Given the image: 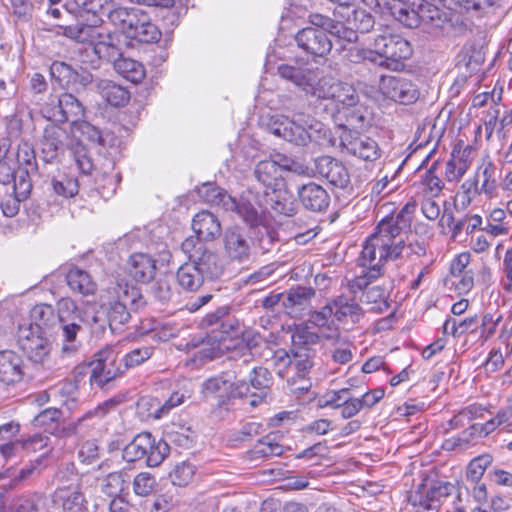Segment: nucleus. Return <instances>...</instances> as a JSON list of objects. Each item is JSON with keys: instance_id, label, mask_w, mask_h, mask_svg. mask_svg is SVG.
<instances>
[{"instance_id": "f257e3e1", "label": "nucleus", "mask_w": 512, "mask_h": 512, "mask_svg": "<svg viewBox=\"0 0 512 512\" xmlns=\"http://www.w3.org/2000/svg\"><path fill=\"white\" fill-rule=\"evenodd\" d=\"M416 207L415 201L408 202L398 213L378 222L374 232L363 244L359 257L363 270L353 279V289H363L381 277L388 261H411L426 254L424 241L408 234Z\"/></svg>"}, {"instance_id": "f03ea898", "label": "nucleus", "mask_w": 512, "mask_h": 512, "mask_svg": "<svg viewBox=\"0 0 512 512\" xmlns=\"http://www.w3.org/2000/svg\"><path fill=\"white\" fill-rule=\"evenodd\" d=\"M85 313L70 298H62L56 308L49 304H38L31 310L32 322L28 326L37 327L43 333L53 331L61 341L63 357H72L81 347L78 335L86 323Z\"/></svg>"}, {"instance_id": "7ed1b4c3", "label": "nucleus", "mask_w": 512, "mask_h": 512, "mask_svg": "<svg viewBox=\"0 0 512 512\" xmlns=\"http://www.w3.org/2000/svg\"><path fill=\"white\" fill-rule=\"evenodd\" d=\"M182 252L187 256L176 272L177 282L189 292L198 291L205 281H214L223 274V267L215 251L198 239L186 238L181 244Z\"/></svg>"}, {"instance_id": "20e7f679", "label": "nucleus", "mask_w": 512, "mask_h": 512, "mask_svg": "<svg viewBox=\"0 0 512 512\" xmlns=\"http://www.w3.org/2000/svg\"><path fill=\"white\" fill-rule=\"evenodd\" d=\"M268 129L275 136L298 146H306L310 142L320 146L332 144L330 129L310 116L298 115L292 119L274 116L268 123Z\"/></svg>"}, {"instance_id": "39448f33", "label": "nucleus", "mask_w": 512, "mask_h": 512, "mask_svg": "<svg viewBox=\"0 0 512 512\" xmlns=\"http://www.w3.org/2000/svg\"><path fill=\"white\" fill-rule=\"evenodd\" d=\"M108 18L127 38L146 44L161 39V31L142 9L118 7L109 12Z\"/></svg>"}, {"instance_id": "423d86ee", "label": "nucleus", "mask_w": 512, "mask_h": 512, "mask_svg": "<svg viewBox=\"0 0 512 512\" xmlns=\"http://www.w3.org/2000/svg\"><path fill=\"white\" fill-rule=\"evenodd\" d=\"M386 10L395 20L408 28H416L421 22L440 26L446 14L425 0H386Z\"/></svg>"}, {"instance_id": "0eeeda50", "label": "nucleus", "mask_w": 512, "mask_h": 512, "mask_svg": "<svg viewBox=\"0 0 512 512\" xmlns=\"http://www.w3.org/2000/svg\"><path fill=\"white\" fill-rule=\"evenodd\" d=\"M146 301L140 290L134 286L118 285L115 298L102 305L111 330H121L131 319V310L144 307Z\"/></svg>"}, {"instance_id": "6e6552de", "label": "nucleus", "mask_w": 512, "mask_h": 512, "mask_svg": "<svg viewBox=\"0 0 512 512\" xmlns=\"http://www.w3.org/2000/svg\"><path fill=\"white\" fill-rule=\"evenodd\" d=\"M374 49L376 56L369 59L393 71L402 70L404 68L403 61L412 55L410 43L395 34L378 35L374 39Z\"/></svg>"}, {"instance_id": "1a4fd4ad", "label": "nucleus", "mask_w": 512, "mask_h": 512, "mask_svg": "<svg viewBox=\"0 0 512 512\" xmlns=\"http://www.w3.org/2000/svg\"><path fill=\"white\" fill-rule=\"evenodd\" d=\"M90 366L89 381L91 385L100 388L121 377L125 372L123 361L119 360V353L112 347H105L95 353Z\"/></svg>"}, {"instance_id": "9d476101", "label": "nucleus", "mask_w": 512, "mask_h": 512, "mask_svg": "<svg viewBox=\"0 0 512 512\" xmlns=\"http://www.w3.org/2000/svg\"><path fill=\"white\" fill-rule=\"evenodd\" d=\"M41 112L45 118L54 122H71L78 125L84 117L83 104L71 93L50 96Z\"/></svg>"}, {"instance_id": "9b49d317", "label": "nucleus", "mask_w": 512, "mask_h": 512, "mask_svg": "<svg viewBox=\"0 0 512 512\" xmlns=\"http://www.w3.org/2000/svg\"><path fill=\"white\" fill-rule=\"evenodd\" d=\"M224 256L235 263H245L252 255L253 240L248 231L240 226H231L222 235Z\"/></svg>"}, {"instance_id": "f8f14e48", "label": "nucleus", "mask_w": 512, "mask_h": 512, "mask_svg": "<svg viewBox=\"0 0 512 512\" xmlns=\"http://www.w3.org/2000/svg\"><path fill=\"white\" fill-rule=\"evenodd\" d=\"M312 94L318 99L332 100L343 107H352L359 101V96L352 85L329 77L319 79L312 87Z\"/></svg>"}, {"instance_id": "ddd939ff", "label": "nucleus", "mask_w": 512, "mask_h": 512, "mask_svg": "<svg viewBox=\"0 0 512 512\" xmlns=\"http://www.w3.org/2000/svg\"><path fill=\"white\" fill-rule=\"evenodd\" d=\"M46 334L34 326H20L17 342L20 349L34 363L43 364L50 355V342Z\"/></svg>"}, {"instance_id": "4468645a", "label": "nucleus", "mask_w": 512, "mask_h": 512, "mask_svg": "<svg viewBox=\"0 0 512 512\" xmlns=\"http://www.w3.org/2000/svg\"><path fill=\"white\" fill-rule=\"evenodd\" d=\"M379 90L385 98L403 105L414 103L420 95L411 80L392 75L381 76Z\"/></svg>"}, {"instance_id": "2eb2a0df", "label": "nucleus", "mask_w": 512, "mask_h": 512, "mask_svg": "<svg viewBox=\"0 0 512 512\" xmlns=\"http://www.w3.org/2000/svg\"><path fill=\"white\" fill-rule=\"evenodd\" d=\"M340 145L347 153L364 161L373 162L381 156L379 145L374 139L350 130L342 133Z\"/></svg>"}, {"instance_id": "dca6fc26", "label": "nucleus", "mask_w": 512, "mask_h": 512, "mask_svg": "<svg viewBox=\"0 0 512 512\" xmlns=\"http://www.w3.org/2000/svg\"><path fill=\"white\" fill-rule=\"evenodd\" d=\"M456 492L455 485L445 481H434L427 489L420 486L410 496V501L414 506H419L424 510H436L442 500Z\"/></svg>"}, {"instance_id": "f3484780", "label": "nucleus", "mask_w": 512, "mask_h": 512, "mask_svg": "<svg viewBox=\"0 0 512 512\" xmlns=\"http://www.w3.org/2000/svg\"><path fill=\"white\" fill-rule=\"evenodd\" d=\"M50 75L62 88H85L93 81V75L83 67L73 68L65 62L55 61L50 66Z\"/></svg>"}, {"instance_id": "a211bd4d", "label": "nucleus", "mask_w": 512, "mask_h": 512, "mask_svg": "<svg viewBox=\"0 0 512 512\" xmlns=\"http://www.w3.org/2000/svg\"><path fill=\"white\" fill-rule=\"evenodd\" d=\"M187 396L184 393L174 392L163 403L156 397L143 396L137 401V414L142 420L161 419L171 409L181 405Z\"/></svg>"}, {"instance_id": "6ab92c4d", "label": "nucleus", "mask_w": 512, "mask_h": 512, "mask_svg": "<svg viewBox=\"0 0 512 512\" xmlns=\"http://www.w3.org/2000/svg\"><path fill=\"white\" fill-rule=\"evenodd\" d=\"M297 46L314 57H324L332 49L328 34L319 28L305 27L295 35Z\"/></svg>"}, {"instance_id": "aec40b11", "label": "nucleus", "mask_w": 512, "mask_h": 512, "mask_svg": "<svg viewBox=\"0 0 512 512\" xmlns=\"http://www.w3.org/2000/svg\"><path fill=\"white\" fill-rule=\"evenodd\" d=\"M263 201L264 197L256 191L255 187H250L242 194L239 201L233 198L235 207L227 208L226 211L236 212L251 227L257 226L261 223L262 216L255 207V204L262 207Z\"/></svg>"}, {"instance_id": "412c9836", "label": "nucleus", "mask_w": 512, "mask_h": 512, "mask_svg": "<svg viewBox=\"0 0 512 512\" xmlns=\"http://www.w3.org/2000/svg\"><path fill=\"white\" fill-rule=\"evenodd\" d=\"M314 167L317 174L325 178L331 185L344 189L350 183V175L345 165L331 156L315 159Z\"/></svg>"}, {"instance_id": "4be33fe9", "label": "nucleus", "mask_w": 512, "mask_h": 512, "mask_svg": "<svg viewBox=\"0 0 512 512\" xmlns=\"http://www.w3.org/2000/svg\"><path fill=\"white\" fill-rule=\"evenodd\" d=\"M228 386H233L236 393L241 397L249 392V386L242 377L241 368L239 370L233 369L223 372L220 375L209 378L203 384L204 390L211 394L226 390Z\"/></svg>"}, {"instance_id": "5701e85b", "label": "nucleus", "mask_w": 512, "mask_h": 512, "mask_svg": "<svg viewBox=\"0 0 512 512\" xmlns=\"http://www.w3.org/2000/svg\"><path fill=\"white\" fill-rule=\"evenodd\" d=\"M297 197L302 206L311 212H323L330 204V195L319 184L309 182L297 189Z\"/></svg>"}, {"instance_id": "b1692460", "label": "nucleus", "mask_w": 512, "mask_h": 512, "mask_svg": "<svg viewBox=\"0 0 512 512\" xmlns=\"http://www.w3.org/2000/svg\"><path fill=\"white\" fill-rule=\"evenodd\" d=\"M315 290L311 287L296 286L290 288L282 301L285 313L293 318H301L309 309Z\"/></svg>"}, {"instance_id": "393cba45", "label": "nucleus", "mask_w": 512, "mask_h": 512, "mask_svg": "<svg viewBox=\"0 0 512 512\" xmlns=\"http://www.w3.org/2000/svg\"><path fill=\"white\" fill-rule=\"evenodd\" d=\"M253 175L257 182L264 188L265 196L270 195V191L284 186V180L280 174L279 164L271 159L259 161L254 168Z\"/></svg>"}, {"instance_id": "a878e982", "label": "nucleus", "mask_w": 512, "mask_h": 512, "mask_svg": "<svg viewBox=\"0 0 512 512\" xmlns=\"http://www.w3.org/2000/svg\"><path fill=\"white\" fill-rule=\"evenodd\" d=\"M192 229L196 236L188 238L198 239L201 243L214 241L221 234V223L213 213L203 210L194 216Z\"/></svg>"}, {"instance_id": "bb28decb", "label": "nucleus", "mask_w": 512, "mask_h": 512, "mask_svg": "<svg viewBox=\"0 0 512 512\" xmlns=\"http://www.w3.org/2000/svg\"><path fill=\"white\" fill-rule=\"evenodd\" d=\"M20 179L12 185V193L8 194L0 202L2 212L7 217L18 214L21 202L25 201L32 191V182L26 179L25 173H21Z\"/></svg>"}, {"instance_id": "cd10ccee", "label": "nucleus", "mask_w": 512, "mask_h": 512, "mask_svg": "<svg viewBox=\"0 0 512 512\" xmlns=\"http://www.w3.org/2000/svg\"><path fill=\"white\" fill-rule=\"evenodd\" d=\"M24 376L23 360L12 350L0 351V382L5 385L19 383Z\"/></svg>"}, {"instance_id": "c85d7f7f", "label": "nucleus", "mask_w": 512, "mask_h": 512, "mask_svg": "<svg viewBox=\"0 0 512 512\" xmlns=\"http://www.w3.org/2000/svg\"><path fill=\"white\" fill-rule=\"evenodd\" d=\"M127 271L135 281L149 283L156 275V261L146 253H134L127 261Z\"/></svg>"}, {"instance_id": "c756f323", "label": "nucleus", "mask_w": 512, "mask_h": 512, "mask_svg": "<svg viewBox=\"0 0 512 512\" xmlns=\"http://www.w3.org/2000/svg\"><path fill=\"white\" fill-rule=\"evenodd\" d=\"M331 307L334 310V319L340 323L349 319L353 324H357L365 315L360 304L347 295H339L332 299Z\"/></svg>"}, {"instance_id": "7c9ffc66", "label": "nucleus", "mask_w": 512, "mask_h": 512, "mask_svg": "<svg viewBox=\"0 0 512 512\" xmlns=\"http://www.w3.org/2000/svg\"><path fill=\"white\" fill-rule=\"evenodd\" d=\"M272 211L278 215L293 217L297 214L298 208L293 195L287 189L286 185L279 186L277 189L270 191L269 196L263 195Z\"/></svg>"}, {"instance_id": "2f4dec72", "label": "nucleus", "mask_w": 512, "mask_h": 512, "mask_svg": "<svg viewBox=\"0 0 512 512\" xmlns=\"http://www.w3.org/2000/svg\"><path fill=\"white\" fill-rule=\"evenodd\" d=\"M65 131L56 125H48L44 129L41 140L43 159L51 162L56 159L64 149Z\"/></svg>"}, {"instance_id": "473e14b6", "label": "nucleus", "mask_w": 512, "mask_h": 512, "mask_svg": "<svg viewBox=\"0 0 512 512\" xmlns=\"http://www.w3.org/2000/svg\"><path fill=\"white\" fill-rule=\"evenodd\" d=\"M95 54L100 59L115 64L122 56L120 36L118 34H102L100 40L96 43Z\"/></svg>"}, {"instance_id": "72a5a7b5", "label": "nucleus", "mask_w": 512, "mask_h": 512, "mask_svg": "<svg viewBox=\"0 0 512 512\" xmlns=\"http://www.w3.org/2000/svg\"><path fill=\"white\" fill-rule=\"evenodd\" d=\"M97 87L101 97L113 107H123L130 100V92L113 81L101 80Z\"/></svg>"}, {"instance_id": "f704fd0d", "label": "nucleus", "mask_w": 512, "mask_h": 512, "mask_svg": "<svg viewBox=\"0 0 512 512\" xmlns=\"http://www.w3.org/2000/svg\"><path fill=\"white\" fill-rule=\"evenodd\" d=\"M241 335V343L232 352L231 358L236 362L240 361L241 363L247 365L254 359V350L259 347L261 337L259 333L251 330L241 332Z\"/></svg>"}, {"instance_id": "c9c22d12", "label": "nucleus", "mask_w": 512, "mask_h": 512, "mask_svg": "<svg viewBox=\"0 0 512 512\" xmlns=\"http://www.w3.org/2000/svg\"><path fill=\"white\" fill-rule=\"evenodd\" d=\"M66 281L71 290L85 296L92 295L97 290V284L91 275L77 267L71 268L68 271Z\"/></svg>"}, {"instance_id": "e433bc0d", "label": "nucleus", "mask_w": 512, "mask_h": 512, "mask_svg": "<svg viewBox=\"0 0 512 512\" xmlns=\"http://www.w3.org/2000/svg\"><path fill=\"white\" fill-rule=\"evenodd\" d=\"M279 75L295 85L308 91V87H313V72L308 68L281 64L278 66Z\"/></svg>"}, {"instance_id": "4c0bfd02", "label": "nucleus", "mask_w": 512, "mask_h": 512, "mask_svg": "<svg viewBox=\"0 0 512 512\" xmlns=\"http://www.w3.org/2000/svg\"><path fill=\"white\" fill-rule=\"evenodd\" d=\"M352 283L353 280L350 283V288L352 292L355 293L358 290V288L353 289ZM363 290H365L363 293V301L367 304H374V306L372 307L373 311L381 313L389 308V293L384 287L379 285L369 287L368 284L365 288H363ZM359 291H362V289H359Z\"/></svg>"}, {"instance_id": "58836bf2", "label": "nucleus", "mask_w": 512, "mask_h": 512, "mask_svg": "<svg viewBox=\"0 0 512 512\" xmlns=\"http://www.w3.org/2000/svg\"><path fill=\"white\" fill-rule=\"evenodd\" d=\"M150 433L142 432L123 449L122 457L126 462H136L147 456V449L151 446Z\"/></svg>"}, {"instance_id": "ea45409f", "label": "nucleus", "mask_w": 512, "mask_h": 512, "mask_svg": "<svg viewBox=\"0 0 512 512\" xmlns=\"http://www.w3.org/2000/svg\"><path fill=\"white\" fill-rule=\"evenodd\" d=\"M198 193L204 201L211 205L222 207L225 211L227 208L235 207L233 204V197L224 189L214 184H203L202 187L199 188Z\"/></svg>"}, {"instance_id": "a19ab883", "label": "nucleus", "mask_w": 512, "mask_h": 512, "mask_svg": "<svg viewBox=\"0 0 512 512\" xmlns=\"http://www.w3.org/2000/svg\"><path fill=\"white\" fill-rule=\"evenodd\" d=\"M309 22L311 23V27L319 28L324 30L327 34L330 33L332 35H336L338 37H342L341 32L344 30V26L341 22L331 19L328 16H324L319 13H313L309 15ZM348 35L343 36V38L352 41L356 39V34L353 31H345Z\"/></svg>"}, {"instance_id": "79ce46f5", "label": "nucleus", "mask_w": 512, "mask_h": 512, "mask_svg": "<svg viewBox=\"0 0 512 512\" xmlns=\"http://www.w3.org/2000/svg\"><path fill=\"white\" fill-rule=\"evenodd\" d=\"M293 357L290 366V372H293L297 378L306 377L308 371L313 366V358L316 355V350H309L304 348L292 349Z\"/></svg>"}, {"instance_id": "37998d69", "label": "nucleus", "mask_w": 512, "mask_h": 512, "mask_svg": "<svg viewBox=\"0 0 512 512\" xmlns=\"http://www.w3.org/2000/svg\"><path fill=\"white\" fill-rule=\"evenodd\" d=\"M113 66L118 74L132 83H140L145 77L144 66L133 59L121 57Z\"/></svg>"}, {"instance_id": "c03bdc74", "label": "nucleus", "mask_w": 512, "mask_h": 512, "mask_svg": "<svg viewBox=\"0 0 512 512\" xmlns=\"http://www.w3.org/2000/svg\"><path fill=\"white\" fill-rule=\"evenodd\" d=\"M283 453L282 445L276 442V435L269 434L258 441L254 448L250 451L251 459L268 458L271 456H279Z\"/></svg>"}, {"instance_id": "a18cd8bd", "label": "nucleus", "mask_w": 512, "mask_h": 512, "mask_svg": "<svg viewBox=\"0 0 512 512\" xmlns=\"http://www.w3.org/2000/svg\"><path fill=\"white\" fill-rule=\"evenodd\" d=\"M496 167L490 160H483L478 166L475 177L478 181L482 178V184L480 190L482 193L492 196L496 190Z\"/></svg>"}, {"instance_id": "49530a36", "label": "nucleus", "mask_w": 512, "mask_h": 512, "mask_svg": "<svg viewBox=\"0 0 512 512\" xmlns=\"http://www.w3.org/2000/svg\"><path fill=\"white\" fill-rule=\"evenodd\" d=\"M127 474L122 471L109 473L101 483V490L106 495L118 498L127 486Z\"/></svg>"}, {"instance_id": "de8ad7c7", "label": "nucleus", "mask_w": 512, "mask_h": 512, "mask_svg": "<svg viewBox=\"0 0 512 512\" xmlns=\"http://www.w3.org/2000/svg\"><path fill=\"white\" fill-rule=\"evenodd\" d=\"M151 447L147 449L146 464L149 467L159 466L170 452V447L166 441L160 439L156 440L150 433Z\"/></svg>"}, {"instance_id": "09e8293b", "label": "nucleus", "mask_w": 512, "mask_h": 512, "mask_svg": "<svg viewBox=\"0 0 512 512\" xmlns=\"http://www.w3.org/2000/svg\"><path fill=\"white\" fill-rule=\"evenodd\" d=\"M437 166L438 162L436 161L421 176L420 185L428 197L438 196L444 188V182L435 174Z\"/></svg>"}, {"instance_id": "8fccbe9b", "label": "nucleus", "mask_w": 512, "mask_h": 512, "mask_svg": "<svg viewBox=\"0 0 512 512\" xmlns=\"http://www.w3.org/2000/svg\"><path fill=\"white\" fill-rule=\"evenodd\" d=\"M17 161L19 164L18 179H20L21 173H25L29 181L32 182L31 176L37 172V163L33 150L29 147L20 149L17 153Z\"/></svg>"}, {"instance_id": "3c124183", "label": "nucleus", "mask_w": 512, "mask_h": 512, "mask_svg": "<svg viewBox=\"0 0 512 512\" xmlns=\"http://www.w3.org/2000/svg\"><path fill=\"white\" fill-rule=\"evenodd\" d=\"M62 417V412L56 408H47L35 416L33 423L36 427L44 428L49 434H53L58 422Z\"/></svg>"}, {"instance_id": "603ef678", "label": "nucleus", "mask_w": 512, "mask_h": 512, "mask_svg": "<svg viewBox=\"0 0 512 512\" xmlns=\"http://www.w3.org/2000/svg\"><path fill=\"white\" fill-rule=\"evenodd\" d=\"M347 23L361 33L369 32L375 24L373 16L363 9H353L346 17Z\"/></svg>"}, {"instance_id": "864d4df0", "label": "nucleus", "mask_w": 512, "mask_h": 512, "mask_svg": "<svg viewBox=\"0 0 512 512\" xmlns=\"http://www.w3.org/2000/svg\"><path fill=\"white\" fill-rule=\"evenodd\" d=\"M246 383L249 387L264 392L272 385L273 377L267 368L255 367L249 374V383Z\"/></svg>"}, {"instance_id": "5fc2aeb1", "label": "nucleus", "mask_w": 512, "mask_h": 512, "mask_svg": "<svg viewBox=\"0 0 512 512\" xmlns=\"http://www.w3.org/2000/svg\"><path fill=\"white\" fill-rule=\"evenodd\" d=\"M157 487L155 477L148 472L138 473L133 480V490L138 496L151 495Z\"/></svg>"}, {"instance_id": "6e6d98bb", "label": "nucleus", "mask_w": 512, "mask_h": 512, "mask_svg": "<svg viewBox=\"0 0 512 512\" xmlns=\"http://www.w3.org/2000/svg\"><path fill=\"white\" fill-rule=\"evenodd\" d=\"M195 470L194 466L188 462H181L175 465L174 469L169 473V478L173 485L186 486L193 479Z\"/></svg>"}, {"instance_id": "4d7b16f0", "label": "nucleus", "mask_w": 512, "mask_h": 512, "mask_svg": "<svg viewBox=\"0 0 512 512\" xmlns=\"http://www.w3.org/2000/svg\"><path fill=\"white\" fill-rule=\"evenodd\" d=\"M491 462L492 457L490 455H481L474 458L467 467V479L472 483L479 482L486 468L491 464Z\"/></svg>"}, {"instance_id": "13d9d810", "label": "nucleus", "mask_w": 512, "mask_h": 512, "mask_svg": "<svg viewBox=\"0 0 512 512\" xmlns=\"http://www.w3.org/2000/svg\"><path fill=\"white\" fill-rule=\"evenodd\" d=\"M62 500L63 512H85L86 510V500L79 486H77L76 490L68 492L67 495L63 496Z\"/></svg>"}, {"instance_id": "bf43d9fd", "label": "nucleus", "mask_w": 512, "mask_h": 512, "mask_svg": "<svg viewBox=\"0 0 512 512\" xmlns=\"http://www.w3.org/2000/svg\"><path fill=\"white\" fill-rule=\"evenodd\" d=\"M332 316H334V310L331 307L330 301L319 311L310 312L309 322L318 328H327L331 330L334 326V320H331Z\"/></svg>"}, {"instance_id": "052dcab7", "label": "nucleus", "mask_w": 512, "mask_h": 512, "mask_svg": "<svg viewBox=\"0 0 512 512\" xmlns=\"http://www.w3.org/2000/svg\"><path fill=\"white\" fill-rule=\"evenodd\" d=\"M152 353L153 348L149 346L133 349L122 358L125 371L127 369L141 365L146 360L150 359Z\"/></svg>"}, {"instance_id": "680f3d73", "label": "nucleus", "mask_w": 512, "mask_h": 512, "mask_svg": "<svg viewBox=\"0 0 512 512\" xmlns=\"http://www.w3.org/2000/svg\"><path fill=\"white\" fill-rule=\"evenodd\" d=\"M481 60V53L472 42L466 43L458 54V64L465 66L467 69H475Z\"/></svg>"}, {"instance_id": "e2e57ef3", "label": "nucleus", "mask_w": 512, "mask_h": 512, "mask_svg": "<svg viewBox=\"0 0 512 512\" xmlns=\"http://www.w3.org/2000/svg\"><path fill=\"white\" fill-rule=\"evenodd\" d=\"M350 394L351 391L349 388L328 391L319 399V405L321 407L339 409L343 403L348 401V396Z\"/></svg>"}, {"instance_id": "0e129e2a", "label": "nucleus", "mask_w": 512, "mask_h": 512, "mask_svg": "<svg viewBox=\"0 0 512 512\" xmlns=\"http://www.w3.org/2000/svg\"><path fill=\"white\" fill-rule=\"evenodd\" d=\"M72 152L79 170L83 174H90L94 164L87 147L81 143H77L73 146Z\"/></svg>"}, {"instance_id": "69168bd1", "label": "nucleus", "mask_w": 512, "mask_h": 512, "mask_svg": "<svg viewBox=\"0 0 512 512\" xmlns=\"http://www.w3.org/2000/svg\"><path fill=\"white\" fill-rule=\"evenodd\" d=\"M483 411L484 409L481 406L471 405L461 410L448 422L449 428L457 429L463 427L471 420L475 419L478 416H481Z\"/></svg>"}, {"instance_id": "338daca9", "label": "nucleus", "mask_w": 512, "mask_h": 512, "mask_svg": "<svg viewBox=\"0 0 512 512\" xmlns=\"http://www.w3.org/2000/svg\"><path fill=\"white\" fill-rule=\"evenodd\" d=\"M53 191L65 198L73 197L78 193L79 185L75 178L64 176L60 180H52Z\"/></svg>"}, {"instance_id": "774afa93", "label": "nucleus", "mask_w": 512, "mask_h": 512, "mask_svg": "<svg viewBox=\"0 0 512 512\" xmlns=\"http://www.w3.org/2000/svg\"><path fill=\"white\" fill-rule=\"evenodd\" d=\"M42 497L33 494L21 496L16 499L12 512H40Z\"/></svg>"}]
</instances>
